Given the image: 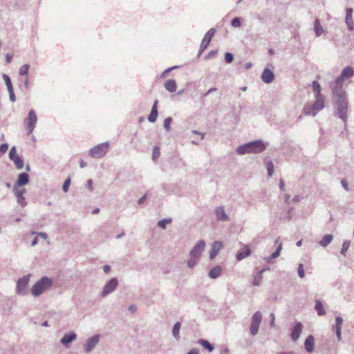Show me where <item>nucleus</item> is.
I'll list each match as a JSON object with an SVG mask.
<instances>
[{"mask_svg": "<svg viewBox=\"0 0 354 354\" xmlns=\"http://www.w3.org/2000/svg\"><path fill=\"white\" fill-rule=\"evenodd\" d=\"M334 100L335 115L340 118L346 125L348 102L345 90L331 88Z\"/></svg>", "mask_w": 354, "mask_h": 354, "instance_id": "obj_1", "label": "nucleus"}, {"mask_svg": "<svg viewBox=\"0 0 354 354\" xmlns=\"http://www.w3.org/2000/svg\"><path fill=\"white\" fill-rule=\"evenodd\" d=\"M265 149L266 146L262 140H259L239 146L236 151L239 155H243L249 153H260Z\"/></svg>", "mask_w": 354, "mask_h": 354, "instance_id": "obj_2", "label": "nucleus"}, {"mask_svg": "<svg viewBox=\"0 0 354 354\" xmlns=\"http://www.w3.org/2000/svg\"><path fill=\"white\" fill-rule=\"evenodd\" d=\"M53 286L52 279L48 277H42L32 287L31 293L35 297H39Z\"/></svg>", "mask_w": 354, "mask_h": 354, "instance_id": "obj_3", "label": "nucleus"}, {"mask_svg": "<svg viewBox=\"0 0 354 354\" xmlns=\"http://www.w3.org/2000/svg\"><path fill=\"white\" fill-rule=\"evenodd\" d=\"M353 75L354 69L351 66L344 68L340 75L337 77L335 81L330 84V88L344 90L343 88L344 80L352 77Z\"/></svg>", "mask_w": 354, "mask_h": 354, "instance_id": "obj_4", "label": "nucleus"}, {"mask_svg": "<svg viewBox=\"0 0 354 354\" xmlns=\"http://www.w3.org/2000/svg\"><path fill=\"white\" fill-rule=\"evenodd\" d=\"M109 146L110 145L109 142L97 145L89 150V156L94 158H102L108 152Z\"/></svg>", "mask_w": 354, "mask_h": 354, "instance_id": "obj_5", "label": "nucleus"}, {"mask_svg": "<svg viewBox=\"0 0 354 354\" xmlns=\"http://www.w3.org/2000/svg\"><path fill=\"white\" fill-rule=\"evenodd\" d=\"M30 274L19 278L17 281L15 292L17 295L24 296L27 294V287L30 281Z\"/></svg>", "mask_w": 354, "mask_h": 354, "instance_id": "obj_6", "label": "nucleus"}, {"mask_svg": "<svg viewBox=\"0 0 354 354\" xmlns=\"http://www.w3.org/2000/svg\"><path fill=\"white\" fill-rule=\"evenodd\" d=\"M119 281L116 277H113L109 280L104 285L101 292V297H105L108 295L113 292L118 286Z\"/></svg>", "mask_w": 354, "mask_h": 354, "instance_id": "obj_7", "label": "nucleus"}, {"mask_svg": "<svg viewBox=\"0 0 354 354\" xmlns=\"http://www.w3.org/2000/svg\"><path fill=\"white\" fill-rule=\"evenodd\" d=\"M262 321V314L260 311H257L252 316V322L250 328V333L254 336L258 333L259 326Z\"/></svg>", "mask_w": 354, "mask_h": 354, "instance_id": "obj_8", "label": "nucleus"}, {"mask_svg": "<svg viewBox=\"0 0 354 354\" xmlns=\"http://www.w3.org/2000/svg\"><path fill=\"white\" fill-rule=\"evenodd\" d=\"M216 32V28H211L205 33L200 46V49L198 53V57L201 56L202 53L207 48L212 38L214 36Z\"/></svg>", "mask_w": 354, "mask_h": 354, "instance_id": "obj_9", "label": "nucleus"}, {"mask_svg": "<svg viewBox=\"0 0 354 354\" xmlns=\"http://www.w3.org/2000/svg\"><path fill=\"white\" fill-rule=\"evenodd\" d=\"M37 122V117L36 115V113L33 109H30L29 111L28 117L24 121V122L27 124L28 135L32 133L34 129L35 128Z\"/></svg>", "mask_w": 354, "mask_h": 354, "instance_id": "obj_10", "label": "nucleus"}, {"mask_svg": "<svg viewBox=\"0 0 354 354\" xmlns=\"http://www.w3.org/2000/svg\"><path fill=\"white\" fill-rule=\"evenodd\" d=\"M12 192L14 195L17 198V203L22 207H25L27 205V202L25 197L24 196L26 189L24 188H19L16 186H13Z\"/></svg>", "mask_w": 354, "mask_h": 354, "instance_id": "obj_11", "label": "nucleus"}, {"mask_svg": "<svg viewBox=\"0 0 354 354\" xmlns=\"http://www.w3.org/2000/svg\"><path fill=\"white\" fill-rule=\"evenodd\" d=\"M205 247L204 240H199L189 252V255L192 258H199Z\"/></svg>", "mask_w": 354, "mask_h": 354, "instance_id": "obj_12", "label": "nucleus"}, {"mask_svg": "<svg viewBox=\"0 0 354 354\" xmlns=\"http://www.w3.org/2000/svg\"><path fill=\"white\" fill-rule=\"evenodd\" d=\"M100 335L99 334L95 335L87 339L84 345V348L86 353H91L100 342Z\"/></svg>", "mask_w": 354, "mask_h": 354, "instance_id": "obj_13", "label": "nucleus"}, {"mask_svg": "<svg viewBox=\"0 0 354 354\" xmlns=\"http://www.w3.org/2000/svg\"><path fill=\"white\" fill-rule=\"evenodd\" d=\"M353 12V10L351 8L346 9L345 23L350 31H352L354 29V21L352 17Z\"/></svg>", "mask_w": 354, "mask_h": 354, "instance_id": "obj_14", "label": "nucleus"}, {"mask_svg": "<svg viewBox=\"0 0 354 354\" xmlns=\"http://www.w3.org/2000/svg\"><path fill=\"white\" fill-rule=\"evenodd\" d=\"M29 175L27 173L23 172L19 174L17 180L13 186L17 187L27 185L29 183Z\"/></svg>", "mask_w": 354, "mask_h": 354, "instance_id": "obj_15", "label": "nucleus"}, {"mask_svg": "<svg viewBox=\"0 0 354 354\" xmlns=\"http://www.w3.org/2000/svg\"><path fill=\"white\" fill-rule=\"evenodd\" d=\"M303 325L301 322H297L295 326L293 327L290 337L293 341H297L301 333Z\"/></svg>", "mask_w": 354, "mask_h": 354, "instance_id": "obj_16", "label": "nucleus"}, {"mask_svg": "<svg viewBox=\"0 0 354 354\" xmlns=\"http://www.w3.org/2000/svg\"><path fill=\"white\" fill-rule=\"evenodd\" d=\"M274 79V73L269 68H266L261 74V80L266 84L271 83Z\"/></svg>", "mask_w": 354, "mask_h": 354, "instance_id": "obj_17", "label": "nucleus"}, {"mask_svg": "<svg viewBox=\"0 0 354 354\" xmlns=\"http://www.w3.org/2000/svg\"><path fill=\"white\" fill-rule=\"evenodd\" d=\"M215 214H216V219L218 221H229V216L225 213L224 207H223V206H219V207H216V209L215 210Z\"/></svg>", "mask_w": 354, "mask_h": 354, "instance_id": "obj_18", "label": "nucleus"}, {"mask_svg": "<svg viewBox=\"0 0 354 354\" xmlns=\"http://www.w3.org/2000/svg\"><path fill=\"white\" fill-rule=\"evenodd\" d=\"M343 324V319L340 316H337L335 317V324L334 326V329L335 330V333L337 337L338 341L342 339V326Z\"/></svg>", "mask_w": 354, "mask_h": 354, "instance_id": "obj_19", "label": "nucleus"}, {"mask_svg": "<svg viewBox=\"0 0 354 354\" xmlns=\"http://www.w3.org/2000/svg\"><path fill=\"white\" fill-rule=\"evenodd\" d=\"M77 338V335L73 331H70L62 337V338L60 340L61 344L63 345H67L69 343H71L74 340H75Z\"/></svg>", "mask_w": 354, "mask_h": 354, "instance_id": "obj_20", "label": "nucleus"}, {"mask_svg": "<svg viewBox=\"0 0 354 354\" xmlns=\"http://www.w3.org/2000/svg\"><path fill=\"white\" fill-rule=\"evenodd\" d=\"M223 248V243L221 241H214L209 251V259H213L217 255L218 251Z\"/></svg>", "mask_w": 354, "mask_h": 354, "instance_id": "obj_21", "label": "nucleus"}, {"mask_svg": "<svg viewBox=\"0 0 354 354\" xmlns=\"http://www.w3.org/2000/svg\"><path fill=\"white\" fill-rule=\"evenodd\" d=\"M251 254V250L248 245H245L236 255L238 261H241L243 259L249 257Z\"/></svg>", "mask_w": 354, "mask_h": 354, "instance_id": "obj_22", "label": "nucleus"}, {"mask_svg": "<svg viewBox=\"0 0 354 354\" xmlns=\"http://www.w3.org/2000/svg\"><path fill=\"white\" fill-rule=\"evenodd\" d=\"M315 338L313 335H308L305 340L304 347L308 353H312L314 350Z\"/></svg>", "mask_w": 354, "mask_h": 354, "instance_id": "obj_23", "label": "nucleus"}, {"mask_svg": "<svg viewBox=\"0 0 354 354\" xmlns=\"http://www.w3.org/2000/svg\"><path fill=\"white\" fill-rule=\"evenodd\" d=\"M313 109L317 112V111H320L324 108V99L320 95L319 97H315V102L312 104Z\"/></svg>", "mask_w": 354, "mask_h": 354, "instance_id": "obj_24", "label": "nucleus"}, {"mask_svg": "<svg viewBox=\"0 0 354 354\" xmlns=\"http://www.w3.org/2000/svg\"><path fill=\"white\" fill-rule=\"evenodd\" d=\"M157 104H158V100H156L152 106L151 113H150L149 115L148 116L149 122H152V123L155 122L157 120V117H158V114Z\"/></svg>", "mask_w": 354, "mask_h": 354, "instance_id": "obj_25", "label": "nucleus"}, {"mask_svg": "<svg viewBox=\"0 0 354 354\" xmlns=\"http://www.w3.org/2000/svg\"><path fill=\"white\" fill-rule=\"evenodd\" d=\"M164 86L165 89L170 93L175 92L177 88V84L174 80H167Z\"/></svg>", "mask_w": 354, "mask_h": 354, "instance_id": "obj_26", "label": "nucleus"}, {"mask_svg": "<svg viewBox=\"0 0 354 354\" xmlns=\"http://www.w3.org/2000/svg\"><path fill=\"white\" fill-rule=\"evenodd\" d=\"M221 267L220 266H216L209 270L208 276L211 279H217L221 275Z\"/></svg>", "mask_w": 354, "mask_h": 354, "instance_id": "obj_27", "label": "nucleus"}, {"mask_svg": "<svg viewBox=\"0 0 354 354\" xmlns=\"http://www.w3.org/2000/svg\"><path fill=\"white\" fill-rule=\"evenodd\" d=\"M333 236L332 234H326L319 241V243L322 247H326L332 241Z\"/></svg>", "mask_w": 354, "mask_h": 354, "instance_id": "obj_28", "label": "nucleus"}, {"mask_svg": "<svg viewBox=\"0 0 354 354\" xmlns=\"http://www.w3.org/2000/svg\"><path fill=\"white\" fill-rule=\"evenodd\" d=\"M314 30L317 37L321 36L324 32V28L320 24L319 20L318 19H316L315 21Z\"/></svg>", "mask_w": 354, "mask_h": 354, "instance_id": "obj_29", "label": "nucleus"}, {"mask_svg": "<svg viewBox=\"0 0 354 354\" xmlns=\"http://www.w3.org/2000/svg\"><path fill=\"white\" fill-rule=\"evenodd\" d=\"M198 344L203 346L205 349H207L209 352H212L214 350V346L213 344H210L207 340L201 339L198 340Z\"/></svg>", "mask_w": 354, "mask_h": 354, "instance_id": "obj_30", "label": "nucleus"}, {"mask_svg": "<svg viewBox=\"0 0 354 354\" xmlns=\"http://www.w3.org/2000/svg\"><path fill=\"white\" fill-rule=\"evenodd\" d=\"M315 310L317 312V314L319 316L324 315L326 314V311L324 308V306L322 305V303L320 300H316L315 301Z\"/></svg>", "mask_w": 354, "mask_h": 354, "instance_id": "obj_31", "label": "nucleus"}, {"mask_svg": "<svg viewBox=\"0 0 354 354\" xmlns=\"http://www.w3.org/2000/svg\"><path fill=\"white\" fill-rule=\"evenodd\" d=\"M12 161L17 169H21L24 166V160L19 156L13 158Z\"/></svg>", "mask_w": 354, "mask_h": 354, "instance_id": "obj_32", "label": "nucleus"}, {"mask_svg": "<svg viewBox=\"0 0 354 354\" xmlns=\"http://www.w3.org/2000/svg\"><path fill=\"white\" fill-rule=\"evenodd\" d=\"M312 86H313V91L315 93V97H319V96L322 95H321V86H320L319 83L317 81L315 80L313 82Z\"/></svg>", "mask_w": 354, "mask_h": 354, "instance_id": "obj_33", "label": "nucleus"}, {"mask_svg": "<svg viewBox=\"0 0 354 354\" xmlns=\"http://www.w3.org/2000/svg\"><path fill=\"white\" fill-rule=\"evenodd\" d=\"M180 326H181L180 323L177 322L176 323H175V324L173 326L172 335L176 339L179 338V331H180Z\"/></svg>", "mask_w": 354, "mask_h": 354, "instance_id": "obj_34", "label": "nucleus"}, {"mask_svg": "<svg viewBox=\"0 0 354 354\" xmlns=\"http://www.w3.org/2000/svg\"><path fill=\"white\" fill-rule=\"evenodd\" d=\"M304 112L305 115H312L313 116H315L317 114L315 109H313V105L304 106Z\"/></svg>", "mask_w": 354, "mask_h": 354, "instance_id": "obj_35", "label": "nucleus"}, {"mask_svg": "<svg viewBox=\"0 0 354 354\" xmlns=\"http://www.w3.org/2000/svg\"><path fill=\"white\" fill-rule=\"evenodd\" d=\"M172 221L171 218H163L158 222V225L165 230L166 229V225L171 223Z\"/></svg>", "mask_w": 354, "mask_h": 354, "instance_id": "obj_36", "label": "nucleus"}, {"mask_svg": "<svg viewBox=\"0 0 354 354\" xmlns=\"http://www.w3.org/2000/svg\"><path fill=\"white\" fill-rule=\"evenodd\" d=\"M351 245V241H345L343 244L341 249V254L344 256L346 255L349 247Z\"/></svg>", "mask_w": 354, "mask_h": 354, "instance_id": "obj_37", "label": "nucleus"}, {"mask_svg": "<svg viewBox=\"0 0 354 354\" xmlns=\"http://www.w3.org/2000/svg\"><path fill=\"white\" fill-rule=\"evenodd\" d=\"M263 279V275L261 273H257L254 277L252 281V284L254 286H259L260 285L261 281Z\"/></svg>", "mask_w": 354, "mask_h": 354, "instance_id": "obj_38", "label": "nucleus"}, {"mask_svg": "<svg viewBox=\"0 0 354 354\" xmlns=\"http://www.w3.org/2000/svg\"><path fill=\"white\" fill-rule=\"evenodd\" d=\"M266 169L268 170V174L270 177L273 175L274 171V165L272 161H268L266 162Z\"/></svg>", "mask_w": 354, "mask_h": 354, "instance_id": "obj_39", "label": "nucleus"}, {"mask_svg": "<svg viewBox=\"0 0 354 354\" xmlns=\"http://www.w3.org/2000/svg\"><path fill=\"white\" fill-rule=\"evenodd\" d=\"M282 250V243H279V245L276 249V250L272 253L271 258L276 259L279 257L281 251Z\"/></svg>", "mask_w": 354, "mask_h": 354, "instance_id": "obj_40", "label": "nucleus"}, {"mask_svg": "<svg viewBox=\"0 0 354 354\" xmlns=\"http://www.w3.org/2000/svg\"><path fill=\"white\" fill-rule=\"evenodd\" d=\"M282 250V243H279V245L276 249V250L272 253L271 258L276 259L279 257L281 251Z\"/></svg>", "mask_w": 354, "mask_h": 354, "instance_id": "obj_41", "label": "nucleus"}, {"mask_svg": "<svg viewBox=\"0 0 354 354\" xmlns=\"http://www.w3.org/2000/svg\"><path fill=\"white\" fill-rule=\"evenodd\" d=\"M30 66L29 64H24L22 66L20 67L19 73L21 75H27L28 73Z\"/></svg>", "mask_w": 354, "mask_h": 354, "instance_id": "obj_42", "label": "nucleus"}, {"mask_svg": "<svg viewBox=\"0 0 354 354\" xmlns=\"http://www.w3.org/2000/svg\"><path fill=\"white\" fill-rule=\"evenodd\" d=\"M231 25L234 28H239L241 25L240 17H236L231 21Z\"/></svg>", "mask_w": 354, "mask_h": 354, "instance_id": "obj_43", "label": "nucleus"}, {"mask_svg": "<svg viewBox=\"0 0 354 354\" xmlns=\"http://www.w3.org/2000/svg\"><path fill=\"white\" fill-rule=\"evenodd\" d=\"M172 121V118L171 117H168L164 120V128L168 131L171 129V122Z\"/></svg>", "mask_w": 354, "mask_h": 354, "instance_id": "obj_44", "label": "nucleus"}, {"mask_svg": "<svg viewBox=\"0 0 354 354\" xmlns=\"http://www.w3.org/2000/svg\"><path fill=\"white\" fill-rule=\"evenodd\" d=\"M71 185V178L70 177H68L64 184H63V186H62V189H63V192H67L68 191V187Z\"/></svg>", "mask_w": 354, "mask_h": 354, "instance_id": "obj_45", "label": "nucleus"}, {"mask_svg": "<svg viewBox=\"0 0 354 354\" xmlns=\"http://www.w3.org/2000/svg\"><path fill=\"white\" fill-rule=\"evenodd\" d=\"M160 156V149L158 147H153L152 153V159L156 160Z\"/></svg>", "mask_w": 354, "mask_h": 354, "instance_id": "obj_46", "label": "nucleus"}, {"mask_svg": "<svg viewBox=\"0 0 354 354\" xmlns=\"http://www.w3.org/2000/svg\"><path fill=\"white\" fill-rule=\"evenodd\" d=\"M18 155L17 154V149H16V147L15 146H13L10 150V152H9V158L12 160L13 158H15V157H17Z\"/></svg>", "mask_w": 354, "mask_h": 354, "instance_id": "obj_47", "label": "nucleus"}, {"mask_svg": "<svg viewBox=\"0 0 354 354\" xmlns=\"http://www.w3.org/2000/svg\"><path fill=\"white\" fill-rule=\"evenodd\" d=\"M225 60L227 63H231L234 60V55L231 53H225Z\"/></svg>", "mask_w": 354, "mask_h": 354, "instance_id": "obj_48", "label": "nucleus"}, {"mask_svg": "<svg viewBox=\"0 0 354 354\" xmlns=\"http://www.w3.org/2000/svg\"><path fill=\"white\" fill-rule=\"evenodd\" d=\"M297 270H298L299 277L300 278H304V266L302 263L299 264Z\"/></svg>", "mask_w": 354, "mask_h": 354, "instance_id": "obj_49", "label": "nucleus"}, {"mask_svg": "<svg viewBox=\"0 0 354 354\" xmlns=\"http://www.w3.org/2000/svg\"><path fill=\"white\" fill-rule=\"evenodd\" d=\"M196 259L197 258L191 257V259L187 261V267L189 268H193L196 265Z\"/></svg>", "mask_w": 354, "mask_h": 354, "instance_id": "obj_50", "label": "nucleus"}, {"mask_svg": "<svg viewBox=\"0 0 354 354\" xmlns=\"http://www.w3.org/2000/svg\"><path fill=\"white\" fill-rule=\"evenodd\" d=\"M8 149V145L3 143L0 145V155L4 154Z\"/></svg>", "mask_w": 354, "mask_h": 354, "instance_id": "obj_51", "label": "nucleus"}, {"mask_svg": "<svg viewBox=\"0 0 354 354\" xmlns=\"http://www.w3.org/2000/svg\"><path fill=\"white\" fill-rule=\"evenodd\" d=\"M3 78L4 81H5L6 86L12 85V82H11V80H10V77L8 75L3 74Z\"/></svg>", "mask_w": 354, "mask_h": 354, "instance_id": "obj_52", "label": "nucleus"}, {"mask_svg": "<svg viewBox=\"0 0 354 354\" xmlns=\"http://www.w3.org/2000/svg\"><path fill=\"white\" fill-rule=\"evenodd\" d=\"M341 185H342V187H344V189L346 191H349V188H348V182L346 181V179H342L341 180Z\"/></svg>", "mask_w": 354, "mask_h": 354, "instance_id": "obj_53", "label": "nucleus"}, {"mask_svg": "<svg viewBox=\"0 0 354 354\" xmlns=\"http://www.w3.org/2000/svg\"><path fill=\"white\" fill-rule=\"evenodd\" d=\"M217 54L216 50H211L208 53V54L205 56V59H208L212 58V57L215 56Z\"/></svg>", "mask_w": 354, "mask_h": 354, "instance_id": "obj_54", "label": "nucleus"}, {"mask_svg": "<svg viewBox=\"0 0 354 354\" xmlns=\"http://www.w3.org/2000/svg\"><path fill=\"white\" fill-rule=\"evenodd\" d=\"M128 310L131 313H134L136 312L137 310V306L135 305V304H131V306H129V308Z\"/></svg>", "mask_w": 354, "mask_h": 354, "instance_id": "obj_55", "label": "nucleus"}, {"mask_svg": "<svg viewBox=\"0 0 354 354\" xmlns=\"http://www.w3.org/2000/svg\"><path fill=\"white\" fill-rule=\"evenodd\" d=\"M178 68V66H172V67L168 68L167 69H166V70L163 72V73H162V76H165L167 73H168L169 72H170V71H172L173 69H175V68Z\"/></svg>", "mask_w": 354, "mask_h": 354, "instance_id": "obj_56", "label": "nucleus"}, {"mask_svg": "<svg viewBox=\"0 0 354 354\" xmlns=\"http://www.w3.org/2000/svg\"><path fill=\"white\" fill-rule=\"evenodd\" d=\"M93 181L91 179L87 180V187L90 191H93V188L92 187Z\"/></svg>", "mask_w": 354, "mask_h": 354, "instance_id": "obj_57", "label": "nucleus"}, {"mask_svg": "<svg viewBox=\"0 0 354 354\" xmlns=\"http://www.w3.org/2000/svg\"><path fill=\"white\" fill-rule=\"evenodd\" d=\"M216 90H217V88H215V87L211 88H209V90H208V91H207L204 94V95H205V96H207V95H208L209 94H210L211 93H212V92H214V91H216Z\"/></svg>", "mask_w": 354, "mask_h": 354, "instance_id": "obj_58", "label": "nucleus"}, {"mask_svg": "<svg viewBox=\"0 0 354 354\" xmlns=\"http://www.w3.org/2000/svg\"><path fill=\"white\" fill-rule=\"evenodd\" d=\"M103 270L105 273H109L111 271V267L109 265H105L103 267Z\"/></svg>", "mask_w": 354, "mask_h": 354, "instance_id": "obj_59", "label": "nucleus"}, {"mask_svg": "<svg viewBox=\"0 0 354 354\" xmlns=\"http://www.w3.org/2000/svg\"><path fill=\"white\" fill-rule=\"evenodd\" d=\"M12 55H9V54H7L6 55V62L8 64H10L12 62Z\"/></svg>", "mask_w": 354, "mask_h": 354, "instance_id": "obj_60", "label": "nucleus"}, {"mask_svg": "<svg viewBox=\"0 0 354 354\" xmlns=\"http://www.w3.org/2000/svg\"><path fill=\"white\" fill-rule=\"evenodd\" d=\"M146 197H147V195H146V194H145L143 196H142V197H141V198L138 201V203L139 205L142 204V203L145 202V201L146 200Z\"/></svg>", "mask_w": 354, "mask_h": 354, "instance_id": "obj_61", "label": "nucleus"}, {"mask_svg": "<svg viewBox=\"0 0 354 354\" xmlns=\"http://www.w3.org/2000/svg\"><path fill=\"white\" fill-rule=\"evenodd\" d=\"M279 187L280 189L282 190V191H284L285 190V183H284V181L281 179L280 180V182H279Z\"/></svg>", "mask_w": 354, "mask_h": 354, "instance_id": "obj_62", "label": "nucleus"}, {"mask_svg": "<svg viewBox=\"0 0 354 354\" xmlns=\"http://www.w3.org/2000/svg\"><path fill=\"white\" fill-rule=\"evenodd\" d=\"M9 95H10V101L12 102H15L16 101V97H15V93H9Z\"/></svg>", "mask_w": 354, "mask_h": 354, "instance_id": "obj_63", "label": "nucleus"}, {"mask_svg": "<svg viewBox=\"0 0 354 354\" xmlns=\"http://www.w3.org/2000/svg\"><path fill=\"white\" fill-rule=\"evenodd\" d=\"M187 354H198V351L197 348H193Z\"/></svg>", "mask_w": 354, "mask_h": 354, "instance_id": "obj_64", "label": "nucleus"}]
</instances>
